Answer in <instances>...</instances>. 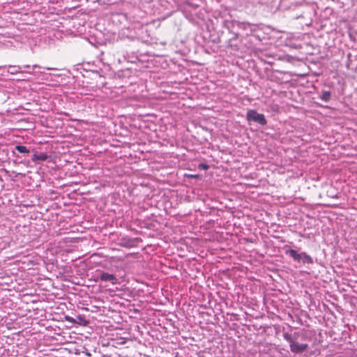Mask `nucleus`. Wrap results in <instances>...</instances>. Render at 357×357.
<instances>
[{
  "label": "nucleus",
  "instance_id": "obj_5",
  "mask_svg": "<svg viewBox=\"0 0 357 357\" xmlns=\"http://www.w3.org/2000/svg\"><path fill=\"white\" fill-rule=\"evenodd\" d=\"M21 68H22L20 66H8L7 72L12 75H15L17 73H24V71H22ZM24 73H29V74L33 73L32 72H30V71H24Z\"/></svg>",
  "mask_w": 357,
  "mask_h": 357
},
{
  "label": "nucleus",
  "instance_id": "obj_9",
  "mask_svg": "<svg viewBox=\"0 0 357 357\" xmlns=\"http://www.w3.org/2000/svg\"><path fill=\"white\" fill-rule=\"evenodd\" d=\"M199 167L203 169H207L208 168V166L207 165H205V164H200L199 165Z\"/></svg>",
  "mask_w": 357,
  "mask_h": 357
},
{
  "label": "nucleus",
  "instance_id": "obj_11",
  "mask_svg": "<svg viewBox=\"0 0 357 357\" xmlns=\"http://www.w3.org/2000/svg\"><path fill=\"white\" fill-rule=\"evenodd\" d=\"M67 321H73V318L66 317Z\"/></svg>",
  "mask_w": 357,
  "mask_h": 357
},
{
  "label": "nucleus",
  "instance_id": "obj_15",
  "mask_svg": "<svg viewBox=\"0 0 357 357\" xmlns=\"http://www.w3.org/2000/svg\"><path fill=\"white\" fill-rule=\"evenodd\" d=\"M237 37V34L234 33V36H233V38H236Z\"/></svg>",
  "mask_w": 357,
  "mask_h": 357
},
{
  "label": "nucleus",
  "instance_id": "obj_16",
  "mask_svg": "<svg viewBox=\"0 0 357 357\" xmlns=\"http://www.w3.org/2000/svg\"><path fill=\"white\" fill-rule=\"evenodd\" d=\"M47 70H51V68H46Z\"/></svg>",
  "mask_w": 357,
  "mask_h": 357
},
{
  "label": "nucleus",
  "instance_id": "obj_12",
  "mask_svg": "<svg viewBox=\"0 0 357 357\" xmlns=\"http://www.w3.org/2000/svg\"><path fill=\"white\" fill-rule=\"evenodd\" d=\"M24 68H30V66H29V65H26V66H24Z\"/></svg>",
  "mask_w": 357,
  "mask_h": 357
},
{
  "label": "nucleus",
  "instance_id": "obj_1",
  "mask_svg": "<svg viewBox=\"0 0 357 357\" xmlns=\"http://www.w3.org/2000/svg\"><path fill=\"white\" fill-rule=\"evenodd\" d=\"M299 333L295 332L294 333H283L284 339L289 342V348L292 353L301 354L308 349V344L298 342Z\"/></svg>",
  "mask_w": 357,
  "mask_h": 357
},
{
  "label": "nucleus",
  "instance_id": "obj_8",
  "mask_svg": "<svg viewBox=\"0 0 357 357\" xmlns=\"http://www.w3.org/2000/svg\"><path fill=\"white\" fill-rule=\"evenodd\" d=\"M15 149L21 153H29V150L25 146L17 145L16 146Z\"/></svg>",
  "mask_w": 357,
  "mask_h": 357
},
{
  "label": "nucleus",
  "instance_id": "obj_14",
  "mask_svg": "<svg viewBox=\"0 0 357 357\" xmlns=\"http://www.w3.org/2000/svg\"><path fill=\"white\" fill-rule=\"evenodd\" d=\"M237 37V34L234 33V36H233V38H236Z\"/></svg>",
  "mask_w": 357,
  "mask_h": 357
},
{
  "label": "nucleus",
  "instance_id": "obj_7",
  "mask_svg": "<svg viewBox=\"0 0 357 357\" xmlns=\"http://www.w3.org/2000/svg\"><path fill=\"white\" fill-rule=\"evenodd\" d=\"M47 156L45 153H40V154H34L33 160H38L41 161H45L47 159Z\"/></svg>",
  "mask_w": 357,
  "mask_h": 357
},
{
  "label": "nucleus",
  "instance_id": "obj_13",
  "mask_svg": "<svg viewBox=\"0 0 357 357\" xmlns=\"http://www.w3.org/2000/svg\"><path fill=\"white\" fill-rule=\"evenodd\" d=\"M78 319L81 321L82 320V318L80 316H78Z\"/></svg>",
  "mask_w": 357,
  "mask_h": 357
},
{
  "label": "nucleus",
  "instance_id": "obj_4",
  "mask_svg": "<svg viewBox=\"0 0 357 357\" xmlns=\"http://www.w3.org/2000/svg\"><path fill=\"white\" fill-rule=\"evenodd\" d=\"M96 281L109 282L112 284H116L118 283V279L115 275L102 271L98 276V278L96 280Z\"/></svg>",
  "mask_w": 357,
  "mask_h": 357
},
{
  "label": "nucleus",
  "instance_id": "obj_3",
  "mask_svg": "<svg viewBox=\"0 0 357 357\" xmlns=\"http://www.w3.org/2000/svg\"><path fill=\"white\" fill-rule=\"evenodd\" d=\"M246 119L248 121H254L261 126H265L267 123L265 116L263 114L258 113L255 109H249L247 112Z\"/></svg>",
  "mask_w": 357,
  "mask_h": 357
},
{
  "label": "nucleus",
  "instance_id": "obj_10",
  "mask_svg": "<svg viewBox=\"0 0 357 357\" xmlns=\"http://www.w3.org/2000/svg\"><path fill=\"white\" fill-rule=\"evenodd\" d=\"M33 68H40L38 65L35 64L32 66Z\"/></svg>",
  "mask_w": 357,
  "mask_h": 357
},
{
  "label": "nucleus",
  "instance_id": "obj_6",
  "mask_svg": "<svg viewBox=\"0 0 357 357\" xmlns=\"http://www.w3.org/2000/svg\"><path fill=\"white\" fill-rule=\"evenodd\" d=\"M319 98L323 101L327 102L331 99V92L328 91H324L319 96Z\"/></svg>",
  "mask_w": 357,
  "mask_h": 357
},
{
  "label": "nucleus",
  "instance_id": "obj_2",
  "mask_svg": "<svg viewBox=\"0 0 357 357\" xmlns=\"http://www.w3.org/2000/svg\"><path fill=\"white\" fill-rule=\"evenodd\" d=\"M285 254L292 257L295 261H302L305 264H313V259L312 257L307 255L306 252H303L301 253H298L295 250L288 249L285 250Z\"/></svg>",
  "mask_w": 357,
  "mask_h": 357
}]
</instances>
